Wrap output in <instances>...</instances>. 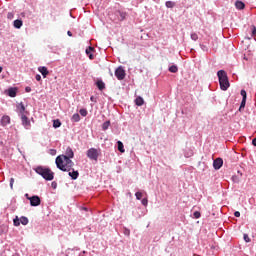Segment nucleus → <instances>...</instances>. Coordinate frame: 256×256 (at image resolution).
<instances>
[{
  "mask_svg": "<svg viewBox=\"0 0 256 256\" xmlns=\"http://www.w3.org/2000/svg\"><path fill=\"white\" fill-rule=\"evenodd\" d=\"M234 216H236V217H241V212L236 211V212L234 213Z\"/></svg>",
  "mask_w": 256,
  "mask_h": 256,
  "instance_id": "obj_41",
  "label": "nucleus"
},
{
  "mask_svg": "<svg viewBox=\"0 0 256 256\" xmlns=\"http://www.w3.org/2000/svg\"><path fill=\"white\" fill-rule=\"evenodd\" d=\"M9 123H11V117H9L7 115L2 116V118H1V125L3 127H7V125H9Z\"/></svg>",
  "mask_w": 256,
  "mask_h": 256,
  "instance_id": "obj_11",
  "label": "nucleus"
},
{
  "mask_svg": "<svg viewBox=\"0 0 256 256\" xmlns=\"http://www.w3.org/2000/svg\"><path fill=\"white\" fill-rule=\"evenodd\" d=\"M28 200L30 201V205L32 207H39V205H41V198H39V196H32L28 198Z\"/></svg>",
  "mask_w": 256,
  "mask_h": 256,
  "instance_id": "obj_7",
  "label": "nucleus"
},
{
  "mask_svg": "<svg viewBox=\"0 0 256 256\" xmlns=\"http://www.w3.org/2000/svg\"><path fill=\"white\" fill-rule=\"evenodd\" d=\"M13 223L15 227H19V225H21V219L16 216V218L13 220Z\"/></svg>",
  "mask_w": 256,
  "mask_h": 256,
  "instance_id": "obj_28",
  "label": "nucleus"
},
{
  "mask_svg": "<svg viewBox=\"0 0 256 256\" xmlns=\"http://www.w3.org/2000/svg\"><path fill=\"white\" fill-rule=\"evenodd\" d=\"M20 117H21L23 127H25V129H31V121L29 120L27 115L25 114Z\"/></svg>",
  "mask_w": 256,
  "mask_h": 256,
  "instance_id": "obj_8",
  "label": "nucleus"
},
{
  "mask_svg": "<svg viewBox=\"0 0 256 256\" xmlns=\"http://www.w3.org/2000/svg\"><path fill=\"white\" fill-rule=\"evenodd\" d=\"M56 166L60 171H71L75 167V163L65 155H59L56 158Z\"/></svg>",
  "mask_w": 256,
  "mask_h": 256,
  "instance_id": "obj_1",
  "label": "nucleus"
},
{
  "mask_svg": "<svg viewBox=\"0 0 256 256\" xmlns=\"http://www.w3.org/2000/svg\"><path fill=\"white\" fill-rule=\"evenodd\" d=\"M135 197L138 201H141V199L143 198V193L142 192H136Z\"/></svg>",
  "mask_w": 256,
  "mask_h": 256,
  "instance_id": "obj_30",
  "label": "nucleus"
},
{
  "mask_svg": "<svg viewBox=\"0 0 256 256\" xmlns=\"http://www.w3.org/2000/svg\"><path fill=\"white\" fill-rule=\"evenodd\" d=\"M200 217H201V212L195 211V212H194V218H195V219H199Z\"/></svg>",
  "mask_w": 256,
  "mask_h": 256,
  "instance_id": "obj_35",
  "label": "nucleus"
},
{
  "mask_svg": "<svg viewBox=\"0 0 256 256\" xmlns=\"http://www.w3.org/2000/svg\"><path fill=\"white\" fill-rule=\"evenodd\" d=\"M15 183V179L11 178L10 179V189H13V184Z\"/></svg>",
  "mask_w": 256,
  "mask_h": 256,
  "instance_id": "obj_39",
  "label": "nucleus"
},
{
  "mask_svg": "<svg viewBox=\"0 0 256 256\" xmlns=\"http://www.w3.org/2000/svg\"><path fill=\"white\" fill-rule=\"evenodd\" d=\"M72 121H74V123H79V121H81V116L78 113L73 114Z\"/></svg>",
  "mask_w": 256,
  "mask_h": 256,
  "instance_id": "obj_22",
  "label": "nucleus"
},
{
  "mask_svg": "<svg viewBox=\"0 0 256 256\" xmlns=\"http://www.w3.org/2000/svg\"><path fill=\"white\" fill-rule=\"evenodd\" d=\"M250 29H251V31H252V37L255 36V35H256V27H255V25H252V26L250 27Z\"/></svg>",
  "mask_w": 256,
  "mask_h": 256,
  "instance_id": "obj_34",
  "label": "nucleus"
},
{
  "mask_svg": "<svg viewBox=\"0 0 256 256\" xmlns=\"http://www.w3.org/2000/svg\"><path fill=\"white\" fill-rule=\"evenodd\" d=\"M109 125H111L110 121L104 122L103 125H102L103 131H107V129H109Z\"/></svg>",
  "mask_w": 256,
  "mask_h": 256,
  "instance_id": "obj_26",
  "label": "nucleus"
},
{
  "mask_svg": "<svg viewBox=\"0 0 256 256\" xmlns=\"http://www.w3.org/2000/svg\"><path fill=\"white\" fill-rule=\"evenodd\" d=\"M235 7H236V9L241 11V10L245 9V3H243V1H241V0H237L235 2Z\"/></svg>",
  "mask_w": 256,
  "mask_h": 256,
  "instance_id": "obj_14",
  "label": "nucleus"
},
{
  "mask_svg": "<svg viewBox=\"0 0 256 256\" xmlns=\"http://www.w3.org/2000/svg\"><path fill=\"white\" fill-rule=\"evenodd\" d=\"M2 71H3V67L0 66V73H2Z\"/></svg>",
  "mask_w": 256,
  "mask_h": 256,
  "instance_id": "obj_46",
  "label": "nucleus"
},
{
  "mask_svg": "<svg viewBox=\"0 0 256 256\" xmlns=\"http://www.w3.org/2000/svg\"><path fill=\"white\" fill-rule=\"evenodd\" d=\"M219 83H220V89L222 91H227L230 87L229 84V78L227 77V72L224 70H220L217 72Z\"/></svg>",
  "mask_w": 256,
  "mask_h": 256,
  "instance_id": "obj_3",
  "label": "nucleus"
},
{
  "mask_svg": "<svg viewBox=\"0 0 256 256\" xmlns=\"http://www.w3.org/2000/svg\"><path fill=\"white\" fill-rule=\"evenodd\" d=\"M90 99H91V101H93L94 97L92 96V97H90Z\"/></svg>",
  "mask_w": 256,
  "mask_h": 256,
  "instance_id": "obj_47",
  "label": "nucleus"
},
{
  "mask_svg": "<svg viewBox=\"0 0 256 256\" xmlns=\"http://www.w3.org/2000/svg\"><path fill=\"white\" fill-rule=\"evenodd\" d=\"M246 103H247V99H242V102L239 107V111H241V109H245Z\"/></svg>",
  "mask_w": 256,
  "mask_h": 256,
  "instance_id": "obj_29",
  "label": "nucleus"
},
{
  "mask_svg": "<svg viewBox=\"0 0 256 256\" xmlns=\"http://www.w3.org/2000/svg\"><path fill=\"white\" fill-rule=\"evenodd\" d=\"M8 95L9 97H17V88H9Z\"/></svg>",
  "mask_w": 256,
  "mask_h": 256,
  "instance_id": "obj_17",
  "label": "nucleus"
},
{
  "mask_svg": "<svg viewBox=\"0 0 256 256\" xmlns=\"http://www.w3.org/2000/svg\"><path fill=\"white\" fill-rule=\"evenodd\" d=\"M93 51H95V48H93L91 46L86 49V55H88L89 59H91V60L94 59V56L92 54Z\"/></svg>",
  "mask_w": 256,
  "mask_h": 256,
  "instance_id": "obj_15",
  "label": "nucleus"
},
{
  "mask_svg": "<svg viewBox=\"0 0 256 256\" xmlns=\"http://www.w3.org/2000/svg\"><path fill=\"white\" fill-rule=\"evenodd\" d=\"M35 79H36V81H41V75L37 74V75L35 76Z\"/></svg>",
  "mask_w": 256,
  "mask_h": 256,
  "instance_id": "obj_40",
  "label": "nucleus"
},
{
  "mask_svg": "<svg viewBox=\"0 0 256 256\" xmlns=\"http://www.w3.org/2000/svg\"><path fill=\"white\" fill-rule=\"evenodd\" d=\"M244 241H246V243H250L251 242V238H249V235L244 234Z\"/></svg>",
  "mask_w": 256,
  "mask_h": 256,
  "instance_id": "obj_37",
  "label": "nucleus"
},
{
  "mask_svg": "<svg viewBox=\"0 0 256 256\" xmlns=\"http://www.w3.org/2000/svg\"><path fill=\"white\" fill-rule=\"evenodd\" d=\"M141 203H142V205H144V207H147L149 200H147V198H143Z\"/></svg>",
  "mask_w": 256,
  "mask_h": 256,
  "instance_id": "obj_33",
  "label": "nucleus"
},
{
  "mask_svg": "<svg viewBox=\"0 0 256 256\" xmlns=\"http://www.w3.org/2000/svg\"><path fill=\"white\" fill-rule=\"evenodd\" d=\"M64 157H67V159H70V160L75 157V153L73 152V149H71V147H68L66 149Z\"/></svg>",
  "mask_w": 256,
  "mask_h": 256,
  "instance_id": "obj_12",
  "label": "nucleus"
},
{
  "mask_svg": "<svg viewBox=\"0 0 256 256\" xmlns=\"http://www.w3.org/2000/svg\"><path fill=\"white\" fill-rule=\"evenodd\" d=\"M213 167L216 170H219L221 167H223V159L222 158H216L213 162Z\"/></svg>",
  "mask_w": 256,
  "mask_h": 256,
  "instance_id": "obj_9",
  "label": "nucleus"
},
{
  "mask_svg": "<svg viewBox=\"0 0 256 256\" xmlns=\"http://www.w3.org/2000/svg\"><path fill=\"white\" fill-rule=\"evenodd\" d=\"M25 91H26V93H31V87H26Z\"/></svg>",
  "mask_w": 256,
  "mask_h": 256,
  "instance_id": "obj_42",
  "label": "nucleus"
},
{
  "mask_svg": "<svg viewBox=\"0 0 256 256\" xmlns=\"http://www.w3.org/2000/svg\"><path fill=\"white\" fill-rule=\"evenodd\" d=\"M80 115H82V117H87V110L86 109H80Z\"/></svg>",
  "mask_w": 256,
  "mask_h": 256,
  "instance_id": "obj_32",
  "label": "nucleus"
},
{
  "mask_svg": "<svg viewBox=\"0 0 256 256\" xmlns=\"http://www.w3.org/2000/svg\"><path fill=\"white\" fill-rule=\"evenodd\" d=\"M166 7H167L168 9H173V7H175V2H173V1H167V2H166Z\"/></svg>",
  "mask_w": 256,
  "mask_h": 256,
  "instance_id": "obj_27",
  "label": "nucleus"
},
{
  "mask_svg": "<svg viewBox=\"0 0 256 256\" xmlns=\"http://www.w3.org/2000/svg\"><path fill=\"white\" fill-rule=\"evenodd\" d=\"M69 175V177H71V179H73L75 181V179H78L79 177V171H75L74 169H71L70 171H66Z\"/></svg>",
  "mask_w": 256,
  "mask_h": 256,
  "instance_id": "obj_13",
  "label": "nucleus"
},
{
  "mask_svg": "<svg viewBox=\"0 0 256 256\" xmlns=\"http://www.w3.org/2000/svg\"><path fill=\"white\" fill-rule=\"evenodd\" d=\"M38 71H39V73H41V75L43 76L44 79H46L47 75H49V70L45 66H40L38 68Z\"/></svg>",
  "mask_w": 256,
  "mask_h": 256,
  "instance_id": "obj_10",
  "label": "nucleus"
},
{
  "mask_svg": "<svg viewBox=\"0 0 256 256\" xmlns=\"http://www.w3.org/2000/svg\"><path fill=\"white\" fill-rule=\"evenodd\" d=\"M9 15H11V14H8V17H11V16H9Z\"/></svg>",
  "mask_w": 256,
  "mask_h": 256,
  "instance_id": "obj_49",
  "label": "nucleus"
},
{
  "mask_svg": "<svg viewBox=\"0 0 256 256\" xmlns=\"http://www.w3.org/2000/svg\"><path fill=\"white\" fill-rule=\"evenodd\" d=\"M88 159L92 161H97L99 159V155H101V149L90 148L86 153Z\"/></svg>",
  "mask_w": 256,
  "mask_h": 256,
  "instance_id": "obj_4",
  "label": "nucleus"
},
{
  "mask_svg": "<svg viewBox=\"0 0 256 256\" xmlns=\"http://www.w3.org/2000/svg\"><path fill=\"white\" fill-rule=\"evenodd\" d=\"M25 197H26L27 199H31V197H29V194H25Z\"/></svg>",
  "mask_w": 256,
  "mask_h": 256,
  "instance_id": "obj_45",
  "label": "nucleus"
},
{
  "mask_svg": "<svg viewBox=\"0 0 256 256\" xmlns=\"http://www.w3.org/2000/svg\"><path fill=\"white\" fill-rule=\"evenodd\" d=\"M35 172L38 175H41L45 181H53L55 178V174L51 171V169L45 168L43 166L36 167Z\"/></svg>",
  "mask_w": 256,
  "mask_h": 256,
  "instance_id": "obj_2",
  "label": "nucleus"
},
{
  "mask_svg": "<svg viewBox=\"0 0 256 256\" xmlns=\"http://www.w3.org/2000/svg\"><path fill=\"white\" fill-rule=\"evenodd\" d=\"M117 145H118V151H120V153H125V146L123 145V142L118 141Z\"/></svg>",
  "mask_w": 256,
  "mask_h": 256,
  "instance_id": "obj_21",
  "label": "nucleus"
},
{
  "mask_svg": "<svg viewBox=\"0 0 256 256\" xmlns=\"http://www.w3.org/2000/svg\"><path fill=\"white\" fill-rule=\"evenodd\" d=\"M53 127L55 129L61 127V121L59 119L53 121Z\"/></svg>",
  "mask_w": 256,
  "mask_h": 256,
  "instance_id": "obj_25",
  "label": "nucleus"
},
{
  "mask_svg": "<svg viewBox=\"0 0 256 256\" xmlns=\"http://www.w3.org/2000/svg\"><path fill=\"white\" fill-rule=\"evenodd\" d=\"M14 27H15V29H21V27H23V21L20 19L15 20Z\"/></svg>",
  "mask_w": 256,
  "mask_h": 256,
  "instance_id": "obj_18",
  "label": "nucleus"
},
{
  "mask_svg": "<svg viewBox=\"0 0 256 256\" xmlns=\"http://www.w3.org/2000/svg\"><path fill=\"white\" fill-rule=\"evenodd\" d=\"M9 15H11V14H8V17H11V16H9Z\"/></svg>",
  "mask_w": 256,
  "mask_h": 256,
  "instance_id": "obj_48",
  "label": "nucleus"
},
{
  "mask_svg": "<svg viewBox=\"0 0 256 256\" xmlns=\"http://www.w3.org/2000/svg\"><path fill=\"white\" fill-rule=\"evenodd\" d=\"M190 37L192 41H197V39H199V35H197V33H192Z\"/></svg>",
  "mask_w": 256,
  "mask_h": 256,
  "instance_id": "obj_31",
  "label": "nucleus"
},
{
  "mask_svg": "<svg viewBox=\"0 0 256 256\" xmlns=\"http://www.w3.org/2000/svg\"><path fill=\"white\" fill-rule=\"evenodd\" d=\"M116 15H119V20L120 21H125V19L127 18V13L126 12L117 11Z\"/></svg>",
  "mask_w": 256,
  "mask_h": 256,
  "instance_id": "obj_16",
  "label": "nucleus"
},
{
  "mask_svg": "<svg viewBox=\"0 0 256 256\" xmlns=\"http://www.w3.org/2000/svg\"><path fill=\"white\" fill-rule=\"evenodd\" d=\"M242 99H247V92L245 90H241Z\"/></svg>",
  "mask_w": 256,
  "mask_h": 256,
  "instance_id": "obj_38",
  "label": "nucleus"
},
{
  "mask_svg": "<svg viewBox=\"0 0 256 256\" xmlns=\"http://www.w3.org/2000/svg\"><path fill=\"white\" fill-rule=\"evenodd\" d=\"M170 73H177L179 71V68H177L176 65H172L169 68Z\"/></svg>",
  "mask_w": 256,
  "mask_h": 256,
  "instance_id": "obj_24",
  "label": "nucleus"
},
{
  "mask_svg": "<svg viewBox=\"0 0 256 256\" xmlns=\"http://www.w3.org/2000/svg\"><path fill=\"white\" fill-rule=\"evenodd\" d=\"M16 112L20 117H23V115H29V112H27L25 104H23V102H20L16 105Z\"/></svg>",
  "mask_w": 256,
  "mask_h": 256,
  "instance_id": "obj_5",
  "label": "nucleus"
},
{
  "mask_svg": "<svg viewBox=\"0 0 256 256\" xmlns=\"http://www.w3.org/2000/svg\"><path fill=\"white\" fill-rule=\"evenodd\" d=\"M135 103L138 107H141L144 103H145V100H143V98L141 96H138L136 99H135Z\"/></svg>",
  "mask_w": 256,
  "mask_h": 256,
  "instance_id": "obj_20",
  "label": "nucleus"
},
{
  "mask_svg": "<svg viewBox=\"0 0 256 256\" xmlns=\"http://www.w3.org/2000/svg\"><path fill=\"white\" fill-rule=\"evenodd\" d=\"M52 187H54L55 189V187H57V184H55V182H52Z\"/></svg>",
  "mask_w": 256,
  "mask_h": 256,
  "instance_id": "obj_44",
  "label": "nucleus"
},
{
  "mask_svg": "<svg viewBox=\"0 0 256 256\" xmlns=\"http://www.w3.org/2000/svg\"><path fill=\"white\" fill-rule=\"evenodd\" d=\"M125 75V69H123L122 66L115 70V77H117L118 81H123V79H125Z\"/></svg>",
  "mask_w": 256,
  "mask_h": 256,
  "instance_id": "obj_6",
  "label": "nucleus"
},
{
  "mask_svg": "<svg viewBox=\"0 0 256 256\" xmlns=\"http://www.w3.org/2000/svg\"><path fill=\"white\" fill-rule=\"evenodd\" d=\"M124 235L129 237L131 235V231L129 229H127V228H124Z\"/></svg>",
  "mask_w": 256,
  "mask_h": 256,
  "instance_id": "obj_36",
  "label": "nucleus"
},
{
  "mask_svg": "<svg viewBox=\"0 0 256 256\" xmlns=\"http://www.w3.org/2000/svg\"><path fill=\"white\" fill-rule=\"evenodd\" d=\"M67 35H68V37H73V33H71V31H68Z\"/></svg>",
  "mask_w": 256,
  "mask_h": 256,
  "instance_id": "obj_43",
  "label": "nucleus"
},
{
  "mask_svg": "<svg viewBox=\"0 0 256 256\" xmlns=\"http://www.w3.org/2000/svg\"><path fill=\"white\" fill-rule=\"evenodd\" d=\"M96 85H97L99 91H103V89H105V82L102 81V80H98V81L96 82Z\"/></svg>",
  "mask_w": 256,
  "mask_h": 256,
  "instance_id": "obj_19",
  "label": "nucleus"
},
{
  "mask_svg": "<svg viewBox=\"0 0 256 256\" xmlns=\"http://www.w3.org/2000/svg\"><path fill=\"white\" fill-rule=\"evenodd\" d=\"M20 223H21L22 225H27V224L29 223V219H28L27 217H25V216H22V217L20 218Z\"/></svg>",
  "mask_w": 256,
  "mask_h": 256,
  "instance_id": "obj_23",
  "label": "nucleus"
}]
</instances>
